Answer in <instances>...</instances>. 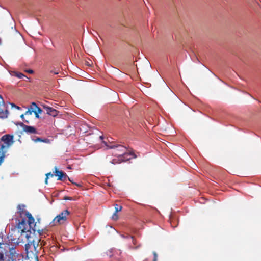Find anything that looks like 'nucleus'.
I'll use <instances>...</instances> for the list:
<instances>
[{"label":"nucleus","mask_w":261,"mask_h":261,"mask_svg":"<svg viewBox=\"0 0 261 261\" xmlns=\"http://www.w3.org/2000/svg\"><path fill=\"white\" fill-rule=\"evenodd\" d=\"M32 111H33V113H34L35 115V117L37 118H39V114L37 113L36 112H35V110H32Z\"/></svg>","instance_id":"25"},{"label":"nucleus","mask_w":261,"mask_h":261,"mask_svg":"<svg viewBox=\"0 0 261 261\" xmlns=\"http://www.w3.org/2000/svg\"><path fill=\"white\" fill-rule=\"evenodd\" d=\"M16 76L19 79H21L23 76H25V75L22 73H16Z\"/></svg>","instance_id":"19"},{"label":"nucleus","mask_w":261,"mask_h":261,"mask_svg":"<svg viewBox=\"0 0 261 261\" xmlns=\"http://www.w3.org/2000/svg\"><path fill=\"white\" fill-rule=\"evenodd\" d=\"M112 219L114 221L117 220L119 219L118 213H113L112 216Z\"/></svg>","instance_id":"16"},{"label":"nucleus","mask_w":261,"mask_h":261,"mask_svg":"<svg viewBox=\"0 0 261 261\" xmlns=\"http://www.w3.org/2000/svg\"><path fill=\"white\" fill-rule=\"evenodd\" d=\"M11 241L13 242V243H16L17 244H19V243L22 241V239H20V238L19 237L18 238V239H17V240L16 241H15V239H11Z\"/></svg>","instance_id":"17"},{"label":"nucleus","mask_w":261,"mask_h":261,"mask_svg":"<svg viewBox=\"0 0 261 261\" xmlns=\"http://www.w3.org/2000/svg\"><path fill=\"white\" fill-rule=\"evenodd\" d=\"M41 106L43 108V109H44L46 110V113L49 115H50L53 117L57 116L58 114V111H57L56 109L45 105H42Z\"/></svg>","instance_id":"7"},{"label":"nucleus","mask_w":261,"mask_h":261,"mask_svg":"<svg viewBox=\"0 0 261 261\" xmlns=\"http://www.w3.org/2000/svg\"><path fill=\"white\" fill-rule=\"evenodd\" d=\"M22 124H23V123L22 122H18V123H16V124L19 125L21 127Z\"/></svg>","instance_id":"31"},{"label":"nucleus","mask_w":261,"mask_h":261,"mask_svg":"<svg viewBox=\"0 0 261 261\" xmlns=\"http://www.w3.org/2000/svg\"><path fill=\"white\" fill-rule=\"evenodd\" d=\"M33 111L32 110H31L30 109H28V111H27L24 114L25 115H32Z\"/></svg>","instance_id":"20"},{"label":"nucleus","mask_w":261,"mask_h":261,"mask_svg":"<svg viewBox=\"0 0 261 261\" xmlns=\"http://www.w3.org/2000/svg\"><path fill=\"white\" fill-rule=\"evenodd\" d=\"M66 221V216H63V213H61L55 217L52 223H53L54 225H58L64 223Z\"/></svg>","instance_id":"6"},{"label":"nucleus","mask_w":261,"mask_h":261,"mask_svg":"<svg viewBox=\"0 0 261 261\" xmlns=\"http://www.w3.org/2000/svg\"><path fill=\"white\" fill-rule=\"evenodd\" d=\"M64 199L66 200H71L72 199V198L71 197H65Z\"/></svg>","instance_id":"27"},{"label":"nucleus","mask_w":261,"mask_h":261,"mask_svg":"<svg viewBox=\"0 0 261 261\" xmlns=\"http://www.w3.org/2000/svg\"><path fill=\"white\" fill-rule=\"evenodd\" d=\"M50 72L55 74H58L59 72V69H55L50 70Z\"/></svg>","instance_id":"21"},{"label":"nucleus","mask_w":261,"mask_h":261,"mask_svg":"<svg viewBox=\"0 0 261 261\" xmlns=\"http://www.w3.org/2000/svg\"><path fill=\"white\" fill-rule=\"evenodd\" d=\"M109 148H111V149H112V148H118L117 150L118 151H120V152H122V155H124L125 154L126 151H127V149L125 147H124L123 146H121V145H110L109 146Z\"/></svg>","instance_id":"10"},{"label":"nucleus","mask_w":261,"mask_h":261,"mask_svg":"<svg viewBox=\"0 0 261 261\" xmlns=\"http://www.w3.org/2000/svg\"><path fill=\"white\" fill-rule=\"evenodd\" d=\"M21 127L23 128V131H24L28 134L37 133L36 129L33 126L27 125H25L24 124H22Z\"/></svg>","instance_id":"8"},{"label":"nucleus","mask_w":261,"mask_h":261,"mask_svg":"<svg viewBox=\"0 0 261 261\" xmlns=\"http://www.w3.org/2000/svg\"><path fill=\"white\" fill-rule=\"evenodd\" d=\"M172 218H173V214H170V215H169V219H170V220H171V219H172Z\"/></svg>","instance_id":"29"},{"label":"nucleus","mask_w":261,"mask_h":261,"mask_svg":"<svg viewBox=\"0 0 261 261\" xmlns=\"http://www.w3.org/2000/svg\"><path fill=\"white\" fill-rule=\"evenodd\" d=\"M32 140L35 142H46V139L45 140H44V139H41V138L40 137H36V139H32Z\"/></svg>","instance_id":"14"},{"label":"nucleus","mask_w":261,"mask_h":261,"mask_svg":"<svg viewBox=\"0 0 261 261\" xmlns=\"http://www.w3.org/2000/svg\"><path fill=\"white\" fill-rule=\"evenodd\" d=\"M0 261H23V255L13 245L0 243Z\"/></svg>","instance_id":"2"},{"label":"nucleus","mask_w":261,"mask_h":261,"mask_svg":"<svg viewBox=\"0 0 261 261\" xmlns=\"http://www.w3.org/2000/svg\"><path fill=\"white\" fill-rule=\"evenodd\" d=\"M42 111H42V110L40 108H39V107H38V108L37 109V110H35V112H36L37 113H38V114H41V113L42 112Z\"/></svg>","instance_id":"22"},{"label":"nucleus","mask_w":261,"mask_h":261,"mask_svg":"<svg viewBox=\"0 0 261 261\" xmlns=\"http://www.w3.org/2000/svg\"><path fill=\"white\" fill-rule=\"evenodd\" d=\"M38 107L37 106L36 103L34 102H32L31 105L30 110H36Z\"/></svg>","instance_id":"15"},{"label":"nucleus","mask_w":261,"mask_h":261,"mask_svg":"<svg viewBox=\"0 0 261 261\" xmlns=\"http://www.w3.org/2000/svg\"><path fill=\"white\" fill-rule=\"evenodd\" d=\"M13 136L9 134L4 135L0 140V144H4L5 148L7 149L13 144L14 141L13 140Z\"/></svg>","instance_id":"3"},{"label":"nucleus","mask_w":261,"mask_h":261,"mask_svg":"<svg viewBox=\"0 0 261 261\" xmlns=\"http://www.w3.org/2000/svg\"><path fill=\"white\" fill-rule=\"evenodd\" d=\"M25 205L24 204H19L17 206V212H28V211L25 210Z\"/></svg>","instance_id":"12"},{"label":"nucleus","mask_w":261,"mask_h":261,"mask_svg":"<svg viewBox=\"0 0 261 261\" xmlns=\"http://www.w3.org/2000/svg\"><path fill=\"white\" fill-rule=\"evenodd\" d=\"M118 155L119 156L120 159H115L112 160L110 162L112 164H117V163H121V161L123 160V159H122V157L123 156H122V154H118Z\"/></svg>","instance_id":"11"},{"label":"nucleus","mask_w":261,"mask_h":261,"mask_svg":"<svg viewBox=\"0 0 261 261\" xmlns=\"http://www.w3.org/2000/svg\"><path fill=\"white\" fill-rule=\"evenodd\" d=\"M8 111L6 109L2 96L0 95V118H6L8 116Z\"/></svg>","instance_id":"5"},{"label":"nucleus","mask_w":261,"mask_h":261,"mask_svg":"<svg viewBox=\"0 0 261 261\" xmlns=\"http://www.w3.org/2000/svg\"><path fill=\"white\" fill-rule=\"evenodd\" d=\"M7 149L5 148L4 144H0V165L3 162L4 159L5 157V154Z\"/></svg>","instance_id":"9"},{"label":"nucleus","mask_w":261,"mask_h":261,"mask_svg":"<svg viewBox=\"0 0 261 261\" xmlns=\"http://www.w3.org/2000/svg\"><path fill=\"white\" fill-rule=\"evenodd\" d=\"M103 143H104L105 144H106V143L105 141H103Z\"/></svg>","instance_id":"35"},{"label":"nucleus","mask_w":261,"mask_h":261,"mask_svg":"<svg viewBox=\"0 0 261 261\" xmlns=\"http://www.w3.org/2000/svg\"><path fill=\"white\" fill-rule=\"evenodd\" d=\"M19 217L16 219V227L20 231L21 236H24L26 238L25 251L27 255L36 256L38 252V243L40 240L35 241L33 236L37 232L39 235L46 233V229L40 228L35 222V219L31 213H20Z\"/></svg>","instance_id":"1"},{"label":"nucleus","mask_w":261,"mask_h":261,"mask_svg":"<svg viewBox=\"0 0 261 261\" xmlns=\"http://www.w3.org/2000/svg\"><path fill=\"white\" fill-rule=\"evenodd\" d=\"M12 106L13 107H16L17 109H20V108L19 107L17 106H16L15 105H14V104H12Z\"/></svg>","instance_id":"28"},{"label":"nucleus","mask_w":261,"mask_h":261,"mask_svg":"<svg viewBox=\"0 0 261 261\" xmlns=\"http://www.w3.org/2000/svg\"><path fill=\"white\" fill-rule=\"evenodd\" d=\"M153 261H156L157 260V254L156 252H153Z\"/></svg>","instance_id":"23"},{"label":"nucleus","mask_w":261,"mask_h":261,"mask_svg":"<svg viewBox=\"0 0 261 261\" xmlns=\"http://www.w3.org/2000/svg\"><path fill=\"white\" fill-rule=\"evenodd\" d=\"M48 175H50L51 177H53L54 176V175L53 174H51V173H48L46 174V177L45 180V182L46 184H47V183H48Z\"/></svg>","instance_id":"18"},{"label":"nucleus","mask_w":261,"mask_h":261,"mask_svg":"<svg viewBox=\"0 0 261 261\" xmlns=\"http://www.w3.org/2000/svg\"><path fill=\"white\" fill-rule=\"evenodd\" d=\"M64 212H66V213H67V212H69L67 210H65L64 211Z\"/></svg>","instance_id":"32"},{"label":"nucleus","mask_w":261,"mask_h":261,"mask_svg":"<svg viewBox=\"0 0 261 261\" xmlns=\"http://www.w3.org/2000/svg\"><path fill=\"white\" fill-rule=\"evenodd\" d=\"M20 117L22 119V120L25 122L26 123H29V122L28 120H24V114H22L21 116H20Z\"/></svg>","instance_id":"24"},{"label":"nucleus","mask_w":261,"mask_h":261,"mask_svg":"<svg viewBox=\"0 0 261 261\" xmlns=\"http://www.w3.org/2000/svg\"><path fill=\"white\" fill-rule=\"evenodd\" d=\"M130 238L132 239V241H133V243L134 244V245H135L136 244V240L134 239V237L133 236H130Z\"/></svg>","instance_id":"26"},{"label":"nucleus","mask_w":261,"mask_h":261,"mask_svg":"<svg viewBox=\"0 0 261 261\" xmlns=\"http://www.w3.org/2000/svg\"><path fill=\"white\" fill-rule=\"evenodd\" d=\"M114 206L115 211V212H119L122 210V207L121 205L116 204L114 205Z\"/></svg>","instance_id":"13"},{"label":"nucleus","mask_w":261,"mask_h":261,"mask_svg":"<svg viewBox=\"0 0 261 261\" xmlns=\"http://www.w3.org/2000/svg\"><path fill=\"white\" fill-rule=\"evenodd\" d=\"M1 43H2V41H1V39H0V45L1 44Z\"/></svg>","instance_id":"34"},{"label":"nucleus","mask_w":261,"mask_h":261,"mask_svg":"<svg viewBox=\"0 0 261 261\" xmlns=\"http://www.w3.org/2000/svg\"><path fill=\"white\" fill-rule=\"evenodd\" d=\"M100 139L101 140H102V139H103V136H100Z\"/></svg>","instance_id":"33"},{"label":"nucleus","mask_w":261,"mask_h":261,"mask_svg":"<svg viewBox=\"0 0 261 261\" xmlns=\"http://www.w3.org/2000/svg\"><path fill=\"white\" fill-rule=\"evenodd\" d=\"M55 175L58 176V180L62 181H65L68 179L70 182L76 185L77 186H81L79 184L74 183L70 178L68 177L67 174L62 171H59L57 167H55Z\"/></svg>","instance_id":"4"},{"label":"nucleus","mask_w":261,"mask_h":261,"mask_svg":"<svg viewBox=\"0 0 261 261\" xmlns=\"http://www.w3.org/2000/svg\"><path fill=\"white\" fill-rule=\"evenodd\" d=\"M27 72L29 73H32L33 72V71L32 70H27Z\"/></svg>","instance_id":"30"}]
</instances>
